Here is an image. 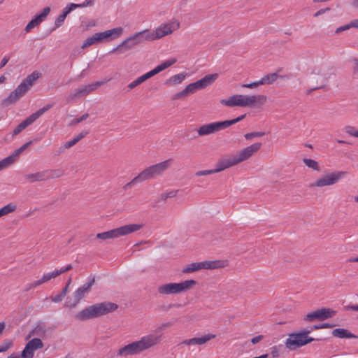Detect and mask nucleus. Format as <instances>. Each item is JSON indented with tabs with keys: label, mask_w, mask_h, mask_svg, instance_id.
<instances>
[{
	"label": "nucleus",
	"mask_w": 358,
	"mask_h": 358,
	"mask_svg": "<svg viewBox=\"0 0 358 358\" xmlns=\"http://www.w3.org/2000/svg\"><path fill=\"white\" fill-rule=\"evenodd\" d=\"M161 343V336L148 334L141 338L139 341H134L120 348L117 356L126 357L138 355Z\"/></svg>",
	"instance_id": "obj_1"
},
{
	"label": "nucleus",
	"mask_w": 358,
	"mask_h": 358,
	"mask_svg": "<svg viewBox=\"0 0 358 358\" xmlns=\"http://www.w3.org/2000/svg\"><path fill=\"white\" fill-rule=\"evenodd\" d=\"M117 308V304L109 301L97 303L85 308L78 312L75 317L80 321H85L113 313Z\"/></svg>",
	"instance_id": "obj_2"
},
{
	"label": "nucleus",
	"mask_w": 358,
	"mask_h": 358,
	"mask_svg": "<svg viewBox=\"0 0 358 358\" xmlns=\"http://www.w3.org/2000/svg\"><path fill=\"white\" fill-rule=\"evenodd\" d=\"M266 100V96L263 94L252 96L235 94L227 99H221L220 103L228 107H254L256 104L265 103Z\"/></svg>",
	"instance_id": "obj_3"
},
{
	"label": "nucleus",
	"mask_w": 358,
	"mask_h": 358,
	"mask_svg": "<svg viewBox=\"0 0 358 358\" xmlns=\"http://www.w3.org/2000/svg\"><path fill=\"white\" fill-rule=\"evenodd\" d=\"M41 76V73L38 71H35L29 75L23 80L21 84L9 94L8 97L5 98L2 101V105L8 106L15 103L25 94V93L34 85L36 80Z\"/></svg>",
	"instance_id": "obj_4"
},
{
	"label": "nucleus",
	"mask_w": 358,
	"mask_h": 358,
	"mask_svg": "<svg viewBox=\"0 0 358 358\" xmlns=\"http://www.w3.org/2000/svg\"><path fill=\"white\" fill-rule=\"evenodd\" d=\"M143 226V224H126L105 232L99 233L96 235V238L102 241L117 238L136 232L141 229Z\"/></svg>",
	"instance_id": "obj_5"
},
{
	"label": "nucleus",
	"mask_w": 358,
	"mask_h": 358,
	"mask_svg": "<svg viewBox=\"0 0 358 358\" xmlns=\"http://www.w3.org/2000/svg\"><path fill=\"white\" fill-rule=\"evenodd\" d=\"M246 117V114L242 115L235 119L225 120L222 122H215L203 124L199 127L196 131L199 136H203L216 133L220 130L224 129L240 121Z\"/></svg>",
	"instance_id": "obj_6"
},
{
	"label": "nucleus",
	"mask_w": 358,
	"mask_h": 358,
	"mask_svg": "<svg viewBox=\"0 0 358 358\" xmlns=\"http://www.w3.org/2000/svg\"><path fill=\"white\" fill-rule=\"evenodd\" d=\"M172 159H166L160 163L150 166L143 169L138 173V178L142 182L148 180L154 179L157 176H162L171 165Z\"/></svg>",
	"instance_id": "obj_7"
},
{
	"label": "nucleus",
	"mask_w": 358,
	"mask_h": 358,
	"mask_svg": "<svg viewBox=\"0 0 358 358\" xmlns=\"http://www.w3.org/2000/svg\"><path fill=\"white\" fill-rule=\"evenodd\" d=\"M197 284L194 280H187L179 283H166L157 287V292L160 294H179L191 289Z\"/></svg>",
	"instance_id": "obj_8"
},
{
	"label": "nucleus",
	"mask_w": 358,
	"mask_h": 358,
	"mask_svg": "<svg viewBox=\"0 0 358 358\" xmlns=\"http://www.w3.org/2000/svg\"><path fill=\"white\" fill-rule=\"evenodd\" d=\"M310 333L309 330H304L298 333H292L289 334V336L285 342L286 347L290 350H294L299 348L306 345L312 341H319L308 336Z\"/></svg>",
	"instance_id": "obj_9"
},
{
	"label": "nucleus",
	"mask_w": 358,
	"mask_h": 358,
	"mask_svg": "<svg viewBox=\"0 0 358 358\" xmlns=\"http://www.w3.org/2000/svg\"><path fill=\"white\" fill-rule=\"evenodd\" d=\"M347 173L348 172L346 171L331 172L317 178L314 182L309 185V187H323L334 185Z\"/></svg>",
	"instance_id": "obj_10"
},
{
	"label": "nucleus",
	"mask_w": 358,
	"mask_h": 358,
	"mask_svg": "<svg viewBox=\"0 0 358 358\" xmlns=\"http://www.w3.org/2000/svg\"><path fill=\"white\" fill-rule=\"evenodd\" d=\"M95 282L94 278H92L88 282L78 288L72 294L71 297L68 298V303L70 307H75L80 300L87 294Z\"/></svg>",
	"instance_id": "obj_11"
},
{
	"label": "nucleus",
	"mask_w": 358,
	"mask_h": 358,
	"mask_svg": "<svg viewBox=\"0 0 358 358\" xmlns=\"http://www.w3.org/2000/svg\"><path fill=\"white\" fill-rule=\"evenodd\" d=\"M336 313V311L331 308H322L306 314L303 316V319L307 322L323 321L333 317Z\"/></svg>",
	"instance_id": "obj_12"
},
{
	"label": "nucleus",
	"mask_w": 358,
	"mask_h": 358,
	"mask_svg": "<svg viewBox=\"0 0 358 358\" xmlns=\"http://www.w3.org/2000/svg\"><path fill=\"white\" fill-rule=\"evenodd\" d=\"M112 78H107L103 79L101 81H97L94 83H91L87 85L82 86L76 90H75L73 94H72L71 99H76L80 98L83 96H85L92 92L93 91L96 90L98 87L106 84L108 82H109Z\"/></svg>",
	"instance_id": "obj_13"
},
{
	"label": "nucleus",
	"mask_w": 358,
	"mask_h": 358,
	"mask_svg": "<svg viewBox=\"0 0 358 358\" xmlns=\"http://www.w3.org/2000/svg\"><path fill=\"white\" fill-rule=\"evenodd\" d=\"M280 71H278L275 73L267 74L262 78L261 80L258 81H255L248 84H244L242 85L243 87L245 88H255L261 85H271L273 84L278 78L280 79H288L290 78L289 75L283 76L280 73Z\"/></svg>",
	"instance_id": "obj_14"
},
{
	"label": "nucleus",
	"mask_w": 358,
	"mask_h": 358,
	"mask_svg": "<svg viewBox=\"0 0 358 358\" xmlns=\"http://www.w3.org/2000/svg\"><path fill=\"white\" fill-rule=\"evenodd\" d=\"M180 27V23L177 20H172L165 24H162L155 29L157 39L171 34Z\"/></svg>",
	"instance_id": "obj_15"
},
{
	"label": "nucleus",
	"mask_w": 358,
	"mask_h": 358,
	"mask_svg": "<svg viewBox=\"0 0 358 358\" xmlns=\"http://www.w3.org/2000/svg\"><path fill=\"white\" fill-rule=\"evenodd\" d=\"M43 347V343L41 339L35 338L29 341L24 349L22 352L20 358H33L34 351Z\"/></svg>",
	"instance_id": "obj_16"
},
{
	"label": "nucleus",
	"mask_w": 358,
	"mask_h": 358,
	"mask_svg": "<svg viewBox=\"0 0 358 358\" xmlns=\"http://www.w3.org/2000/svg\"><path fill=\"white\" fill-rule=\"evenodd\" d=\"M261 143H255L241 150L237 155H235L238 164L250 158L252 155L257 152L261 148Z\"/></svg>",
	"instance_id": "obj_17"
},
{
	"label": "nucleus",
	"mask_w": 358,
	"mask_h": 358,
	"mask_svg": "<svg viewBox=\"0 0 358 358\" xmlns=\"http://www.w3.org/2000/svg\"><path fill=\"white\" fill-rule=\"evenodd\" d=\"M50 12V7H45L41 13L35 16L25 27L24 31L26 33H29L32 29L38 26L48 15Z\"/></svg>",
	"instance_id": "obj_18"
},
{
	"label": "nucleus",
	"mask_w": 358,
	"mask_h": 358,
	"mask_svg": "<svg viewBox=\"0 0 358 358\" xmlns=\"http://www.w3.org/2000/svg\"><path fill=\"white\" fill-rule=\"evenodd\" d=\"M238 162L237 161V159L236 156L230 157L227 156L225 157L220 158L217 164H216V168L215 171L216 173L220 172L222 171H224V169L235 166L238 164Z\"/></svg>",
	"instance_id": "obj_19"
},
{
	"label": "nucleus",
	"mask_w": 358,
	"mask_h": 358,
	"mask_svg": "<svg viewBox=\"0 0 358 358\" xmlns=\"http://www.w3.org/2000/svg\"><path fill=\"white\" fill-rule=\"evenodd\" d=\"M136 43L132 36L126 38L122 43L119 44L117 47L113 50L119 53H124L129 50L134 48Z\"/></svg>",
	"instance_id": "obj_20"
},
{
	"label": "nucleus",
	"mask_w": 358,
	"mask_h": 358,
	"mask_svg": "<svg viewBox=\"0 0 358 358\" xmlns=\"http://www.w3.org/2000/svg\"><path fill=\"white\" fill-rule=\"evenodd\" d=\"M215 337V335L214 334H206L204 335L200 338H192L190 339H187L182 341V344L186 345H201L209 341L210 340L214 338Z\"/></svg>",
	"instance_id": "obj_21"
},
{
	"label": "nucleus",
	"mask_w": 358,
	"mask_h": 358,
	"mask_svg": "<svg viewBox=\"0 0 358 358\" xmlns=\"http://www.w3.org/2000/svg\"><path fill=\"white\" fill-rule=\"evenodd\" d=\"M56 275L54 271L51 272V273H45L42 278L38 280H35L31 283H29L27 288L25 289V291L27 292L31 289H34L38 286H40L41 285L50 280L52 278H56Z\"/></svg>",
	"instance_id": "obj_22"
},
{
	"label": "nucleus",
	"mask_w": 358,
	"mask_h": 358,
	"mask_svg": "<svg viewBox=\"0 0 358 358\" xmlns=\"http://www.w3.org/2000/svg\"><path fill=\"white\" fill-rule=\"evenodd\" d=\"M24 178L30 182H41L48 180V171H43L35 173L26 174Z\"/></svg>",
	"instance_id": "obj_23"
},
{
	"label": "nucleus",
	"mask_w": 358,
	"mask_h": 358,
	"mask_svg": "<svg viewBox=\"0 0 358 358\" xmlns=\"http://www.w3.org/2000/svg\"><path fill=\"white\" fill-rule=\"evenodd\" d=\"M334 337L339 338H357L358 336L345 329H335L331 333Z\"/></svg>",
	"instance_id": "obj_24"
},
{
	"label": "nucleus",
	"mask_w": 358,
	"mask_h": 358,
	"mask_svg": "<svg viewBox=\"0 0 358 358\" xmlns=\"http://www.w3.org/2000/svg\"><path fill=\"white\" fill-rule=\"evenodd\" d=\"M225 266L224 261L213 260L201 262L202 269H215L222 268Z\"/></svg>",
	"instance_id": "obj_25"
},
{
	"label": "nucleus",
	"mask_w": 358,
	"mask_h": 358,
	"mask_svg": "<svg viewBox=\"0 0 358 358\" xmlns=\"http://www.w3.org/2000/svg\"><path fill=\"white\" fill-rule=\"evenodd\" d=\"M186 76L185 73H179L171 76L164 82V85L167 86H175L181 83Z\"/></svg>",
	"instance_id": "obj_26"
},
{
	"label": "nucleus",
	"mask_w": 358,
	"mask_h": 358,
	"mask_svg": "<svg viewBox=\"0 0 358 358\" xmlns=\"http://www.w3.org/2000/svg\"><path fill=\"white\" fill-rule=\"evenodd\" d=\"M218 77L217 73L208 74L204 76L201 80H198L202 89L211 85Z\"/></svg>",
	"instance_id": "obj_27"
},
{
	"label": "nucleus",
	"mask_w": 358,
	"mask_h": 358,
	"mask_svg": "<svg viewBox=\"0 0 358 358\" xmlns=\"http://www.w3.org/2000/svg\"><path fill=\"white\" fill-rule=\"evenodd\" d=\"M34 122V119H31V116L29 115L27 118L20 123L13 130V136L19 134L29 125L31 124Z\"/></svg>",
	"instance_id": "obj_28"
},
{
	"label": "nucleus",
	"mask_w": 358,
	"mask_h": 358,
	"mask_svg": "<svg viewBox=\"0 0 358 358\" xmlns=\"http://www.w3.org/2000/svg\"><path fill=\"white\" fill-rule=\"evenodd\" d=\"M201 269H202L201 262H194L185 267L182 272L183 273H189Z\"/></svg>",
	"instance_id": "obj_29"
},
{
	"label": "nucleus",
	"mask_w": 358,
	"mask_h": 358,
	"mask_svg": "<svg viewBox=\"0 0 358 358\" xmlns=\"http://www.w3.org/2000/svg\"><path fill=\"white\" fill-rule=\"evenodd\" d=\"M109 40L115 39L123 34V28L121 27L107 30Z\"/></svg>",
	"instance_id": "obj_30"
},
{
	"label": "nucleus",
	"mask_w": 358,
	"mask_h": 358,
	"mask_svg": "<svg viewBox=\"0 0 358 358\" xmlns=\"http://www.w3.org/2000/svg\"><path fill=\"white\" fill-rule=\"evenodd\" d=\"M46 333V329L45 325L43 324H38L36 327L31 331L30 334L33 336H37L40 337H43L45 336Z\"/></svg>",
	"instance_id": "obj_31"
},
{
	"label": "nucleus",
	"mask_w": 358,
	"mask_h": 358,
	"mask_svg": "<svg viewBox=\"0 0 358 358\" xmlns=\"http://www.w3.org/2000/svg\"><path fill=\"white\" fill-rule=\"evenodd\" d=\"M303 162L309 168L312 169L313 170L320 171L321 169L319 166V164L317 161L309 159V158H304L303 159Z\"/></svg>",
	"instance_id": "obj_32"
},
{
	"label": "nucleus",
	"mask_w": 358,
	"mask_h": 358,
	"mask_svg": "<svg viewBox=\"0 0 358 358\" xmlns=\"http://www.w3.org/2000/svg\"><path fill=\"white\" fill-rule=\"evenodd\" d=\"M145 41H152L157 40L155 30L150 31L148 29L141 31Z\"/></svg>",
	"instance_id": "obj_33"
},
{
	"label": "nucleus",
	"mask_w": 358,
	"mask_h": 358,
	"mask_svg": "<svg viewBox=\"0 0 358 358\" xmlns=\"http://www.w3.org/2000/svg\"><path fill=\"white\" fill-rule=\"evenodd\" d=\"M53 106V104H47L43 108H40L35 113L31 115V119H34V120H36L40 116H41L45 112L50 110Z\"/></svg>",
	"instance_id": "obj_34"
},
{
	"label": "nucleus",
	"mask_w": 358,
	"mask_h": 358,
	"mask_svg": "<svg viewBox=\"0 0 358 358\" xmlns=\"http://www.w3.org/2000/svg\"><path fill=\"white\" fill-rule=\"evenodd\" d=\"M15 209L16 205L12 203L4 206L0 209V217L15 211Z\"/></svg>",
	"instance_id": "obj_35"
},
{
	"label": "nucleus",
	"mask_w": 358,
	"mask_h": 358,
	"mask_svg": "<svg viewBox=\"0 0 358 358\" xmlns=\"http://www.w3.org/2000/svg\"><path fill=\"white\" fill-rule=\"evenodd\" d=\"M188 95L194 93L196 90L202 89L198 80L195 83L188 85L185 88Z\"/></svg>",
	"instance_id": "obj_36"
},
{
	"label": "nucleus",
	"mask_w": 358,
	"mask_h": 358,
	"mask_svg": "<svg viewBox=\"0 0 358 358\" xmlns=\"http://www.w3.org/2000/svg\"><path fill=\"white\" fill-rule=\"evenodd\" d=\"M164 69H153L152 71H150L146 73L145 74L140 76L141 80L143 83L145 80H147L148 79L150 78L151 77L155 76L156 74H157L158 73H159L160 71H162Z\"/></svg>",
	"instance_id": "obj_37"
},
{
	"label": "nucleus",
	"mask_w": 358,
	"mask_h": 358,
	"mask_svg": "<svg viewBox=\"0 0 358 358\" xmlns=\"http://www.w3.org/2000/svg\"><path fill=\"white\" fill-rule=\"evenodd\" d=\"M181 64V62H178L177 57H171L162 62L161 64L158 65L157 67H170L174 64Z\"/></svg>",
	"instance_id": "obj_38"
},
{
	"label": "nucleus",
	"mask_w": 358,
	"mask_h": 358,
	"mask_svg": "<svg viewBox=\"0 0 358 358\" xmlns=\"http://www.w3.org/2000/svg\"><path fill=\"white\" fill-rule=\"evenodd\" d=\"M99 43V41L97 36H96V34H94L92 36L88 37L85 41V42L83 43V45H82V48H87L94 43Z\"/></svg>",
	"instance_id": "obj_39"
},
{
	"label": "nucleus",
	"mask_w": 358,
	"mask_h": 358,
	"mask_svg": "<svg viewBox=\"0 0 358 358\" xmlns=\"http://www.w3.org/2000/svg\"><path fill=\"white\" fill-rule=\"evenodd\" d=\"M178 191H170L161 194L157 198V201H165L168 198H172L176 196Z\"/></svg>",
	"instance_id": "obj_40"
},
{
	"label": "nucleus",
	"mask_w": 358,
	"mask_h": 358,
	"mask_svg": "<svg viewBox=\"0 0 358 358\" xmlns=\"http://www.w3.org/2000/svg\"><path fill=\"white\" fill-rule=\"evenodd\" d=\"M48 171V180L50 178H59L64 175V171L62 169L57 170H47Z\"/></svg>",
	"instance_id": "obj_41"
},
{
	"label": "nucleus",
	"mask_w": 358,
	"mask_h": 358,
	"mask_svg": "<svg viewBox=\"0 0 358 358\" xmlns=\"http://www.w3.org/2000/svg\"><path fill=\"white\" fill-rule=\"evenodd\" d=\"M13 345V341L10 339H6L0 345V353L7 351Z\"/></svg>",
	"instance_id": "obj_42"
},
{
	"label": "nucleus",
	"mask_w": 358,
	"mask_h": 358,
	"mask_svg": "<svg viewBox=\"0 0 358 358\" xmlns=\"http://www.w3.org/2000/svg\"><path fill=\"white\" fill-rule=\"evenodd\" d=\"M77 8H79V6H78V4L71 3L64 8L62 15L66 17L68 14H69L73 9H76Z\"/></svg>",
	"instance_id": "obj_43"
},
{
	"label": "nucleus",
	"mask_w": 358,
	"mask_h": 358,
	"mask_svg": "<svg viewBox=\"0 0 358 358\" xmlns=\"http://www.w3.org/2000/svg\"><path fill=\"white\" fill-rule=\"evenodd\" d=\"M181 305L180 303H170L169 305H162L159 307V309L162 311H169L173 308H179Z\"/></svg>",
	"instance_id": "obj_44"
},
{
	"label": "nucleus",
	"mask_w": 358,
	"mask_h": 358,
	"mask_svg": "<svg viewBox=\"0 0 358 358\" xmlns=\"http://www.w3.org/2000/svg\"><path fill=\"white\" fill-rule=\"evenodd\" d=\"M172 325V323L171 322H165V323H163L162 324H160L155 331V335H159V332L164 330L166 328H169ZM160 336H162V335L160 334Z\"/></svg>",
	"instance_id": "obj_45"
},
{
	"label": "nucleus",
	"mask_w": 358,
	"mask_h": 358,
	"mask_svg": "<svg viewBox=\"0 0 358 358\" xmlns=\"http://www.w3.org/2000/svg\"><path fill=\"white\" fill-rule=\"evenodd\" d=\"M136 45H139L145 41L144 38L143 37V33L141 31L137 32L132 35Z\"/></svg>",
	"instance_id": "obj_46"
},
{
	"label": "nucleus",
	"mask_w": 358,
	"mask_h": 358,
	"mask_svg": "<svg viewBox=\"0 0 358 358\" xmlns=\"http://www.w3.org/2000/svg\"><path fill=\"white\" fill-rule=\"evenodd\" d=\"M12 164V157H6L0 161V171Z\"/></svg>",
	"instance_id": "obj_47"
},
{
	"label": "nucleus",
	"mask_w": 358,
	"mask_h": 358,
	"mask_svg": "<svg viewBox=\"0 0 358 358\" xmlns=\"http://www.w3.org/2000/svg\"><path fill=\"white\" fill-rule=\"evenodd\" d=\"M265 135V133L264 132H262V131H258V132H251V133H248L246 134H245L244 137L245 138V139L247 140H250L252 139V138H255V137H261V136H263Z\"/></svg>",
	"instance_id": "obj_48"
},
{
	"label": "nucleus",
	"mask_w": 358,
	"mask_h": 358,
	"mask_svg": "<svg viewBox=\"0 0 358 358\" xmlns=\"http://www.w3.org/2000/svg\"><path fill=\"white\" fill-rule=\"evenodd\" d=\"M96 36H97L99 42L109 40L107 31L96 33Z\"/></svg>",
	"instance_id": "obj_49"
},
{
	"label": "nucleus",
	"mask_w": 358,
	"mask_h": 358,
	"mask_svg": "<svg viewBox=\"0 0 358 358\" xmlns=\"http://www.w3.org/2000/svg\"><path fill=\"white\" fill-rule=\"evenodd\" d=\"M138 175L136 176V177H134L129 182L127 183L124 187H123V189H127L129 187L133 185H136V184H138V183H141V182H143L141 179H138Z\"/></svg>",
	"instance_id": "obj_50"
},
{
	"label": "nucleus",
	"mask_w": 358,
	"mask_h": 358,
	"mask_svg": "<svg viewBox=\"0 0 358 358\" xmlns=\"http://www.w3.org/2000/svg\"><path fill=\"white\" fill-rule=\"evenodd\" d=\"M216 173L215 169L199 171L195 173L196 176H202Z\"/></svg>",
	"instance_id": "obj_51"
},
{
	"label": "nucleus",
	"mask_w": 358,
	"mask_h": 358,
	"mask_svg": "<svg viewBox=\"0 0 358 358\" xmlns=\"http://www.w3.org/2000/svg\"><path fill=\"white\" fill-rule=\"evenodd\" d=\"M78 142L73 138L72 140L67 141L64 143V146L62 148V152H64L66 149H69L73 145H75Z\"/></svg>",
	"instance_id": "obj_52"
},
{
	"label": "nucleus",
	"mask_w": 358,
	"mask_h": 358,
	"mask_svg": "<svg viewBox=\"0 0 358 358\" xmlns=\"http://www.w3.org/2000/svg\"><path fill=\"white\" fill-rule=\"evenodd\" d=\"M65 19H66V17L64 16L63 15L60 14L57 17V18L55 20V27L54 28V29L59 27L63 24V22H64Z\"/></svg>",
	"instance_id": "obj_53"
},
{
	"label": "nucleus",
	"mask_w": 358,
	"mask_h": 358,
	"mask_svg": "<svg viewBox=\"0 0 358 358\" xmlns=\"http://www.w3.org/2000/svg\"><path fill=\"white\" fill-rule=\"evenodd\" d=\"M88 117H89V114L86 113L83 114L81 117H80L78 118L73 119L71 121V124H78V123L85 120Z\"/></svg>",
	"instance_id": "obj_54"
},
{
	"label": "nucleus",
	"mask_w": 358,
	"mask_h": 358,
	"mask_svg": "<svg viewBox=\"0 0 358 358\" xmlns=\"http://www.w3.org/2000/svg\"><path fill=\"white\" fill-rule=\"evenodd\" d=\"M188 96L185 89H184L183 90L175 94L173 97H172V99L173 100H176V99H181L184 96Z\"/></svg>",
	"instance_id": "obj_55"
},
{
	"label": "nucleus",
	"mask_w": 358,
	"mask_h": 358,
	"mask_svg": "<svg viewBox=\"0 0 358 358\" xmlns=\"http://www.w3.org/2000/svg\"><path fill=\"white\" fill-rule=\"evenodd\" d=\"M345 131L347 134H348L350 136H355L357 129L352 126H347L345 128Z\"/></svg>",
	"instance_id": "obj_56"
},
{
	"label": "nucleus",
	"mask_w": 358,
	"mask_h": 358,
	"mask_svg": "<svg viewBox=\"0 0 358 358\" xmlns=\"http://www.w3.org/2000/svg\"><path fill=\"white\" fill-rule=\"evenodd\" d=\"M143 82L142 80H141V78L138 77L137 79H136L134 81H133L132 83H131L129 85H128V88H129L130 90H132L134 89V87H136V86L139 85L140 84H141Z\"/></svg>",
	"instance_id": "obj_57"
},
{
	"label": "nucleus",
	"mask_w": 358,
	"mask_h": 358,
	"mask_svg": "<svg viewBox=\"0 0 358 358\" xmlns=\"http://www.w3.org/2000/svg\"><path fill=\"white\" fill-rule=\"evenodd\" d=\"M352 21H351L349 24L345 25V26H343V27H341L339 28H338L336 29V33H339L340 31H344V30H347L351 27H354V26L352 25Z\"/></svg>",
	"instance_id": "obj_58"
},
{
	"label": "nucleus",
	"mask_w": 358,
	"mask_h": 358,
	"mask_svg": "<svg viewBox=\"0 0 358 358\" xmlns=\"http://www.w3.org/2000/svg\"><path fill=\"white\" fill-rule=\"evenodd\" d=\"M87 134H88V131H83L80 132V134H78L76 136H75L74 138L76 139V141L77 142H78L81 139H83L85 136H87Z\"/></svg>",
	"instance_id": "obj_59"
},
{
	"label": "nucleus",
	"mask_w": 358,
	"mask_h": 358,
	"mask_svg": "<svg viewBox=\"0 0 358 358\" xmlns=\"http://www.w3.org/2000/svg\"><path fill=\"white\" fill-rule=\"evenodd\" d=\"M64 296L61 293H59V294L55 295V296H52L51 298V300H52V301H53L55 303H57V302L61 301L64 299Z\"/></svg>",
	"instance_id": "obj_60"
},
{
	"label": "nucleus",
	"mask_w": 358,
	"mask_h": 358,
	"mask_svg": "<svg viewBox=\"0 0 358 358\" xmlns=\"http://www.w3.org/2000/svg\"><path fill=\"white\" fill-rule=\"evenodd\" d=\"M330 10V8H322V9H320L318 11H317L314 15L313 16L315 17H317L321 15H323L324 13H325L327 11H329Z\"/></svg>",
	"instance_id": "obj_61"
},
{
	"label": "nucleus",
	"mask_w": 358,
	"mask_h": 358,
	"mask_svg": "<svg viewBox=\"0 0 358 358\" xmlns=\"http://www.w3.org/2000/svg\"><path fill=\"white\" fill-rule=\"evenodd\" d=\"M271 354L273 357H278L279 356V350L278 346H273L271 348Z\"/></svg>",
	"instance_id": "obj_62"
},
{
	"label": "nucleus",
	"mask_w": 358,
	"mask_h": 358,
	"mask_svg": "<svg viewBox=\"0 0 358 358\" xmlns=\"http://www.w3.org/2000/svg\"><path fill=\"white\" fill-rule=\"evenodd\" d=\"M263 338H264L263 335L257 336L251 339V343L252 344H257L259 342H260L263 339Z\"/></svg>",
	"instance_id": "obj_63"
},
{
	"label": "nucleus",
	"mask_w": 358,
	"mask_h": 358,
	"mask_svg": "<svg viewBox=\"0 0 358 358\" xmlns=\"http://www.w3.org/2000/svg\"><path fill=\"white\" fill-rule=\"evenodd\" d=\"M21 151L18 149H17L14 153L10 155V156H8V157H12V164L15 162V159L21 154Z\"/></svg>",
	"instance_id": "obj_64"
}]
</instances>
